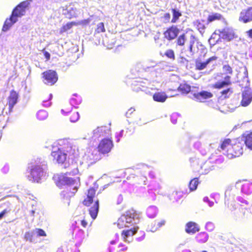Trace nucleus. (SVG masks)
Listing matches in <instances>:
<instances>
[{"mask_svg":"<svg viewBox=\"0 0 252 252\" xmlns=\"http://www.w3.org/2000/svg\"><path fill=\"white\" fill-rule=\"evenodd\" d=\"M96 133H99V136H104L105 135V133H106L107 132H109L110 130L109 129L107 128L105 126H101L98 127L96 128Z\"/></svg>","mask_w":252,"mask_h":252,"instance_id":"ea45409f","label":"nucleus"},{"mask_svg":"<svg viewBox=\"0 0 252 252\" xmlns=\"http://www.w3.org/2000/svg\"><path fill=\"white\" fill-rule=\"evenodd\" d=\"M196 38L194 35L191 34L190 36L189 45V51L190 53H193V47L195 43Z\"/></svg>","mask_w":252,"mask_h":252,"instance_id":"a19ab883","label":"nucleus"},{"mask_svg":"<svg viewBox=\"0 0 252 252\" xmlns=\"http://www.w3.org/2000/svg\"><path fill=\"white\" fill-rule=\"evenodd\" d=\"M42 79L45 84L52 86L57 82L58 76L56 71L49 69L42 72Z\"/></svg>","mask_w":252,"mask_h":252,"instance_id":"39448f33","label":"nucleus"},{"mask_svg":"<svg viewBox=\"0 0 252 252\" xmlns=\"http://www.w3.org/2000/svg\"><path fill=\"white\" fill-rule=\"evenodd\" d=\"M99 209V202L96 200L94 202V204L91 207L89 210V213L93 220L95 219L97 215Z\"/></svg>","mask_w":252,"mask_h":252,"instance_id":"a878e982","label":"nucleus"},{"mask_svg":"<svg viewBox=\"0 0 252 252\" xmlns=\"http://www.w3.org/2000/svg\"><path fill=\"white\" fill-rule=\"evenodd\" d=\"M222 38L228 41L231 40L234 37V35L233 33L230 32L225 30H223L221 32Z\"/></svg>","mask_w":252,"mask_h":252,"instance_id":"c9c22d12","label":"nucleus"},{"mask_svg":"<svg viewBox=\"0 0 252 252\" xmlns=\"http://www.w3.org/2000/svg\"><path fill=\"white\" fill-rule=\"evenodd\" d=\"M163 18L165 22L166 23L169 22L170 19V15L169 13H165L163 16Z\"/></svg>","mask_w":252,"mask_h":252,"instance_id":"09e8293b","label":"nucleus"},{"mask_svg":"<svg viewBox=\"0 0 252 252\" xmlns=\"http://www.w3.org/2000/svg\"><path fill=\"white\" fill-rule=\"evenodd\" d=\"M213 94L210 92L203 91L199 93H194L193 96L199 101L207 99L212 97Z\"/></svg>","mask_w":252,"mask_h":252,"instance_id":"f3484780","label":"nucleus"},{"mask_svg":"<svg viewBox=\"0 0 252 252\" xmlns=\"http://www.w3.org/2000/svg\"><path fill=\"white\" fill-rule=\"evenodd\" d=\"M185 231L188 234H194L199 231V227L196 223L189 221L186 225Z\"/></svg>","mask_w":252,"mask_h":252,"instance_id":"a211bd4d","label":"nucleus"},{"mask_svg":"<svg viewBox=\"0 0 252 252\" xmlns=\"http://www.w3.org/2000/svg\"><path fill=\"white\" fill-rule=\"evenodd\" d=\"M36 117L39 121H43L48 117V113L45 110H39L36 114Z\"/></svg>","mask_w":252,"mask_h":252,"instance_id":"4c0bfd02","label":"nucleus"},{"mask_svg":"<svg viewBox=\"0 0 252 252\" xmlns=\"http://www.w3.org/2000/svg\"><path fill=\"white\" fill-rule=\"evenodd\" d=\"M42 51L43 52L45 58L46 59V60L47 61L49 60L50 58V53L49 52H48L47 51H44V49H43Z\"/></svg>","mask_w":252,"mask_h":252,"instance_id":"3c124183","label":"nucleus"},{"mask_svg":"<svg viewBox=\"0 0 252 252\" xmlns=\"http://www.w3.org/2000/svg\"><path fill=\"white\" fill-rule=\"evenodd\" d=\"M178 193L177 192H174L172 193L171 195L170 199L175 200L176 201L179 199V196H178Z\"/></svg>","mask_w":252,"mask_h":252,"instance_id":"de8ad7c7","label":"nucleus"},{"mask_svg":"<svg viewBox=\"0 0 252 252\" xmlns=\"http://www.w3.org/2000/svg\"><path fill=\"white\" fill-rule=\"evenodd\" d=\"M76 22H70L63 25L60 29V33H62L71 29L73 26H76Z\"/></svg>","mask_w":252,"mask_h":252,"instance_id":"473e14b6","label":"nucleus"},{"mask_svg":"<svg viewBox=\"0 0 252 252\" xmlns=\"http://www.w3.org/2000/svg\"><path fill=\"white\" fill-rule=\"evenodd\" d=\"M199 184L198 178L192 179L189 183V187L190 191H193L196 189Z\"/></svg>","mask_w":252,"mask_h":252,"instance_id":"72a5a7b5","label":"nucleus"},{"mask_svg":"<svg viewBox=\"0 0 252 252\" xmlns=\"http://www.w3.org/2000/svg\"><path fill=\"white\" fill-rule=\"evenodd\" d=\"M233 91L232 88H228L226 89L222 90L221 92V96L223 98L226 99L229 97L230 95L233 93Z\"/></svg>","mask_w":252,"mask_h":252,"instance_id":"e433bc0d","label":"nucleus"},{"mask_svg":"<svg viewBox=\"0 0 252 252\" xmlns=\"http://www.w3.org/2000/svg\"><path fill=\"white\" fill-rule=\"evenodd\" d=\"M52 98V95L48 92H45L41 94L40 96V99L45 106H49L51 105L50 100Z\"/></svg>","mask_w":252,"mask_h":252,"instance_id":"aec40b11","label":"nucleus"},{"mask_svg":"<svg viewBox=\"0 0 252 252\" xmlns=\"http://www.w3.org/2000/svg\"><path fill=\"white\" fill-rule=\"evenodd\" d=\"M168 92H176V90H173V89H168Z\"/></svg>","mask_w":252,"mask_h":252,"instance_id":"13d9d810","label":"nucleus"},{"mask_svg":"<svg viewBox=\"0 0 252 252\" xmlns=\"http://www.w3.org/2000/svg\"><path fill=\"white\" fill-rule=\"evenodd\" d=\"M153 99L157 102H163L166 98L167 96L162 92H157L153 95Z\"/></svg>","mask_w":252,"mask_h":252,"instance_id":"c85d7f7f","label":"nucleus"},{"mask_svg":"<svg viewBox=\"0 0 252 252\" xmlns=\"http://www.w3.org/2000/svg\"><path fill=\"white\" fill-rule=\"evenodd\" d=\"M62 112L71 122H75L79 119L78 112L69 104L64 105L62 109Z\"/></svg>","mask_w":252,"mask_h":252,"instance_id":"0eeeda50","label":"nucleus"},{"mask_svg":"<svg viewBox=\"0 0 252 252\" xmlns=\"http://www.w3.org/2000/svg\"><path fill=\"white\" fill-rule=\"evenodd\" d=\"M124 216L126 217V221H127V222H128L129 223V227L133 225L134 224H135L133 221L131 220V219H130L128 217H127L126 215H124Z\"/></svg>","mask_w":252,"mask_h":252,"instance_id":"603ef678","label":"nucleus"},{"mask_svg":"<svg viewBox=\"0 0 252 252\" xmlns=\"http://www.w3.org/2000/svg\"><path fill=\"white\" fill-rule=\"evenodd\" d=\"M29 178L34 183H39L42 178L45 176V169L40 164L32 165L29 167Z\"/></svg>","mask_w":252,"mask_h":252,"instance_id":"7ed1b4c3","label":"nucleus"},{"mask_svg":"<svg viewBox=\"0 0 252 252\" xmlns=\"http://www.w3.org/2000/svg\"><path fill=\"white\" fill-rule=\"evenodd\" d=\"M195 25L196 26L197 28L200 32L205 29V26L199 20H197L195 22Z\"/></svg>","mask_w":252,"mask_h":252,"instance_id":"37998d69","label":"nucleus"},{"mask_svg":"<svg viewBox=\"0 0 252 252\" xmlns=\"http://www.w3.org/2000/svg\"><path fill=\"white\" fill-rule=\"evenodd\" d=\"M27 7V4L23 1L19 4L13 10L11 16L13 18L17 19L18 17L23 16L26 11V8Z\"/></svg>","mask_w":252,"mask_h":252,"instance_id":"9b49d317","label":"nucleus"},{"mask_svg":"<svg viewBox=\"0 0 252 252\" xmlns=\"http://www.w3.org/2000/svg\"><path fill=\"white\" fill-rule=\"evenodd\" d=\"M186 40V34L185 33H183L179 35L176 39V45L179 46H184L185 44Z\"/></svg>","mask_w":252,"mask_h":252,"instance_id":"f704fd0d","label":"nucleus"},{"mask_svg":"<svg viewBox=\"0 0 252 252\" xmlns=\"http://www.w3.org/2000/svg\"><path fill=\"white\" fill-rule=\"evenodd\" d=\"M95 195V190L93 188L89 189L88 190L87 197L83 200V204L89 206L93 203Z\"/></svg>","mask_w":252,"mask_h":252,"instance_id":"dca6fc26","label":"nucleus"},{"mask_svg":"<svg viewBox=\"0 0 252 252\" xmlns=\"http://www.w3.org/2000/svg\"><path fill=\"white\" fill-rule=\"evenodd\" d=\"M135 111L134 109L133 108H130L128 109V110L126 112V115L128 117L129 115H130L134 111Z\"/></svg>","mask_w":252,"mask_h":252,"instance_id":"864d4df0","label":"nucleus"},{"mask_svg":"<svg viewBox=\"0 0 252 252\" xmlns=\"http://www.w3.org/2000/svg\"><path fill=\"white\" fill-rule=\"evenodd\" d=\"M223 74L226 75L224 78V80L219 81L213 85L212 87L220 89L224 87L230 86L232 84L231 77L230 75L233 73L232 68L228 64L224 65L222 67Z\"/></svg>","mask_w":252,"mask_h":252,"instance_id":"20e7f679","label":"nucleus"},{"mask_svg":"<svg viewBox=\"0 0 252 252\" xmlns=\"http://www.w3.org/2000/svg\"><path fill=\"white\" fill-rule=\"evenodd\" d=\"M146 214L149 218L155 217L158 213V209L155 206H150L146 209Z\"/></svg>","mask_w":252,"mask_h":252,"instance_id":"7c9ffc66","label":"nucleus"},{"mask_svg":"<svg viewBox=\"0 0 252 252\" xmlns=\"http://www.w3.org/2000/svg\"><path fill=\"white\" fill-rule=\"evenodd\" d=\"M247 35L251 38H252V28L247 32Z\"/></svg>","mask_w":252,"mask_h":252,"instance_id":"4d7b16f0","label":"nucleus"},{"mask_svg":"<svg viewBox=\"0 0 252 252\" xmlns=\"http://www.w3.org/2000/svg\"><path fill=\"white\" fill-rule=\"evenodd\" d=\"M201 252H207V251H202Z\"/></svg>","mask_w":252,"mask_h":252,"instance_id":"680f3d73","label":"nucleus"},{"mask_svg":"<svg viewBox=\"0 0 252 252\" xmlns=\"http://www.w3.org/2000/svg\"><path fill=\"white\" fill-rule=\"evenodd\" d=\"M123 197L122 195H119L116 198V203L117 205H120L123 202Z\"/></svg>","mask_w":252,"mask_h":252,"instance_id":"49530a36","label":"nucleus"},{"mask_svg":"<svg viewBox=\"0 0 252 252\" xmlns=\"http://www.w3.org/2000/svg\"><path fill=\"white\" fill-rule=\"evenodd\" d=\"M36 233L37 236H46V234L45 232L41 228H36L35 229Z\"/></svg>","mask_w":252,"mask_h":252,"instance_id":"a18cd8bd","label":"nucleus"},{"mask_svg":"<svg viewBox=\"0 0 252 252\" xmlns=\"http://www.w3.org/2000/svg\"><path fill=\"white\" fill-rule=\"evenodd\" d=\"M252 101V92L247 87L242 92V99L241 101V105L242 106L246 107L249 105Z\"/></svg>","mask_w":252,"mask_h":252,"instance_id":"f8f14e48","label":"nucleus"},{"mask_svg":"<svg viewBox=\"0 0 252 252\" xmlns=\"http://www.w3.org/2000/svg\"><path fill=\"white\" fill-rule=\"evenodd\" d=\"M17 21V19H16V18H13L11 16H10L9 18H7L5 20L2 28V31L6 32L7 31H8L10 29V28Z\"/></svg>","mask_w":252,"mask_h":252,"instance_id":"4be33fe9","label":"nucleus"},{"mask_svg":"<svg viewBox=\"0 0 252 252\" xmlns=\"http://www.w3.org/2000/svg\"><path fill=\"white\" fill-rule=\"evenodd\" d=\"M217 57L215 56H213L209 59H208L205 62H200L199 61H196L195 62V69L196 70H200L204 69L206 67L207 64L211 62L212 61L216 60L217 59Z\"/></svg>","mask_w":252,"mask_h":252,"instance_id":"6ab92c4d","label":"nucleus"},{"mask_svg":"<svg viewBox=\"0 0 252 252\" xmlns=\"http://www.w3.org/2000/svg\"><path fill=\"white\" fill-rule=\"evenodd\" d=\"M8 212L6 209L3 210L2 212L0 213V220L1 219L4 215Z\"/></svg>","mask_w":252,"mask_h":252,"instance_id":"5fc2aeb1","label":"nucleus"},{"mask_svg":"<svg viewBox=\"0 0 252 252\" xmlns=\"http://www.w3.org/2000/svg\"><path fill=\"white\" fill-rule=\"evenodd\" d=\"M164 55L168 58L173 60H175V56L174 51L172 49L167 50L164 53Z\"/></svg>","mask_w":252,"mask_h":252,"instance_id":"79ce46f5","label":"nucleus"},{"mask_svg":"<svg viewBox=\"0 0 252 252\" xmlns=\"http://www.w3.org/2000/svg\"><path fill=\"white\" fill-rule=\"evenodd\" d=\"M180 30L176 26L172 25L163 32L164 37L168 40H172L177 37Z\"/></svg>","mask_w":252,"mask_h":252,"instance_id":"1a4fd4ad","label":"nucleus"},{"mask_svg":"<svg viewBox=\"0 0 252 252\" xmlns=\"http://www.w3.org/2000/svg\"><path fill=\"white\" fill-rule=\"evenodd\" d=\"M232 141L230 139H225L221 143L220 148L222 150H227L228 151L231 150Z\"/></svg>","mask_w":252,"mask_h":252,"instance_id":"c756f323","label":"nucleus"},{"mask_svg":"<svg viewBox=\"0 0 252 252\" xmlns=\"http://www.w3.org/2000/svg\"><path fill=\"white\" fill-rule=\"evenodd\" d=\"M18 97V93L16 91L12 90L10 92L9 95L7 97L9 113L13 112L14 106L17 103Z\"/></svg>","mask_w":252,"mask_h":252,"instance_id":"9d476101","label":"nucleus"},{"mask_svg":"<svg viewBox=\"0 0 252 252\" xmlns=\"http://www.w3.org/2000/svg\"><path fill=\"white\" fill-rule=\"evenodd\" d=\"M63 168L67 169V171L65 173L66 175H75L79 173L77 162H71V163H68L67 165L65 163L63 166Z\"/></svg>","mask_w":252,"mask_h":252,"instance_id":"4468645a","label":"nucleus"},{"mask_svg":"<svg viewBox=\"0 0 252 252\" xmlns=\"http://www.w3.org/2000/svg\"><path fill=\"white\" fill-rule=\"evenodd\" d=\"M113 147V143L111 138H105L101 139L97 147V151L101 154L109 153Z\"/></svg>","mask_w":252,"mask_h":252,"instance_id":"423d86ee","label":"nucleus"},{"mask_svg":"<svg viewBox=\"0 0 252 252\" xmlns=\"http://www.w3.org/2000/svg\"><path fill=\"white\" fill-rule=\"evenodd\" d=\"M139 227L137 225H134L129 229L123 230L121 232V236L125 242L127 241V238L135 235L138 231Z\"/></svg>","mask_w":252,"mask_h":252,"instance_id":"2eb2a0df","label":"nucleus"},{"mask_svg":"<svg viewBox=\"0 0 252 252\" xmlns=\"http://www.w3.org/2000/svg\"><path fill=\"white\" fill-rule=\"evenodd\" d=\"M110 243L112 244H115V241H112Z\"/></svg>","mask_w":252,"mask_h":252,"instance_id":"052dcab7","label":"nucleus"},{"mask_svg":"<svg viewBox=\"0 0 252 252\" xmlns=\"http://www.w3.org/2000/svg\"><path fill=\"white\" fill-rule=\"evenodd\" d=\"M63 181L66 185L60 194L61 199L63 203H66L67 206H69L70 198L77 191L78 188L75 180L72 178L65 177Z\"/></svg>","mask_w":252,"mask_h":252,"instance_id":"f257e3e1","label":"nucleus"},{"mask_svg":"<svg viewBox=\"0 0 252 252\" xmlns=\"http://www.w3.org/2000/svg\"><path fill=\"white\" fill-rule=\"evenodd\" d=\"M119 249L117 250V252H120L121 251H126L127 248L124 245L121 244L119 246Z\"/></svg>","mask_w":252,"mask_h":252,"instance_id":"8fccbe9b","label":"nucleus"},{"mask_svg":"<svg viewBox=\"0 0 252 252\" xmlns=\"http://www.w3.org/2000/svg\"><path fill=\"white\" fill-rule=\"evenodd\" d=\"M74 150L70 143L66 142L63 144L62 147L58 148L57 150L52 151L51 155L53 158V160L55 161L59 164H63L66 163L67 159V155L73 154Z\"/></svg>","mask_w":252,"mask_h":252,"instance_id":"f03ea898","label":"nucleus"},{"mask_svg":"<svg viewBox=\"0 0 252 252\" xmlns=\"http://www.w3.org/2000/svg\"><path fill=\"white\" fill-rule=\"evenodd\" d=\"M224 19L223 16L219 13H212L209 15L207 19V23H210L215 21H221Z\"/></svg>","mask_w":252,"mask_h":252,"instance_id":"b1692460","label":"nucleus"},{"mask_svg":"<svg viewBox=\"0 0 252 252\" xmlns=\"http://www.w3.org/2000/svg\"><path fill=\"white\" fill-rule=\"evenodd\" d=\"M239 21L244 24L252 22V6L244 9L240 12Z\"/></svg>","mask_w":252,"mask_h":252,"instance_id":"6e6552de","label":"nucleus"},{"mask_svg":"<svg viewBox=\"0 0 252 252\" xmlns=\"http://www.w3.org/2000/svg\"><path fill=\"white\" fill-rule=\"evenodd\" d=\"M166 221L164 220H156L151 223L150 225V230L152 232H155L163 225H164Z\"/></svg>","mask_w":252,"mask_h":252,"instance_id":"412c9836","label":"nucleus"},{"mask_svg":"<svg viewBox=\"0 0 252 252\" xmlns=\"http://www.w3.org/2000/svg\"><path fill=\"white\" fill-rule=\"evenodd\" d=\"M178 95V94L176 93V94H173L171 95L170 96L172 97V96H176V95Z\"/></svg>","mask_w":252,"mask_h":252,"instance_id":"bf43d9fd","label":"nucleus"},{"mask_svg":"<svg viewBox=\"0 0 252 252\" xmlns=\"http://www.w3.org/2000/svg\"><path fill=\"white\" fill-rule=\"evenodd\" d=\"M118 227L121 229L126 227H129V223L126 221V218L124 215H122L118 220L117 222Z\"/></svg>","mask_w":252,"mask_h":252,"instance_id":"bb28decb","label":"nucleus"},{"mask_svg":"<svg viewBox=\"0 0 252 252\" xmlns=\"http://www.w3.org/2000/svg\"><path fill=\"white\" fill-rule=\"evenodd\" d=\"M105 32L104 24L103 22L98 23L94 31V34H98Z\"/></svg>","mask_w":252,"mask_h":252,"instance_id":"58836bf2","label":"nucleus"},{"mask_svg":"<svg viewBox=\"0 0 252 252\" xmlns=\"http://www.w3.org/2000/svg\"><path fill=\"white\" fill-rule=\"evenodd\" d=\"M126 215L131 219V220L135 224L139 221V215L134 210H128L126 212Z\"/></svg>","mask_w":252,"mask_h":252,"instance_id":"5701e85b","label":"nucleus"},{"mask_svg":"<svg viewBox=\"0 0 252 252\" xmlns=\"http://www.w3.org/2000/svg\"><path fill=\"white\" fill-rule=\"evenodd\" d=\"M243 137L244 138V143L247 147L252 150V131L243 134Z\"/></svg>","mask_w":252,"mask_h":252,"instance_id":"393cba45","label":"nucleus"},{"mask_svg":"<svg viewBox=\"0 0 252 252\" xmlns=\"http://www.w3.org/2000/svg\"><path fill=\"white\" fill-rule=\"evenodd\" d=\"M190 86L186 83H183L180 84L177 88V90L182 94H188L190 91Z\"/></svg>","mask_w":252,"mask_h":252,"instance_id":"cd10ccee","label":"nucleus"},{"mask_svg":"<svg viewBox=\"0 0 252 252\" xmlns=\"http://www.w3.org/2000/svg\"><path fill=\"white\" fill-rule=\"evenodd\" d=\"M243 154L242 144L240 142H235L232 144L229 155L232 157H239Z\"/></svg>","mask_w":252,"mask_h":252,"instance_id":"ddd939ff","label":"nucleus"},{"mask_svg":"<svg viewBox=\"0 0 252 252\" xmlns=\"http://www.w3.org/2000/svg\"><path fill=\"white\" fill-rule=\"evenodd\" d=\"M81 223L82 226L84 228L86 227L88 225V222L85 219L82 220Z\"/></svg>","mask_w":252,"mask_h":252,"instance_id":"6e6d98bb","label":"nucleus"},{"mask_svg":"<svg viewBox=\"0 0 252 252\" xmlns=\"http://www.w3.org/2000/svg\"><path fill=\"white\" fill-rule=\"evenodd\" d=\"M90 22V19L88 18L87 19H84V20H81L80 21L76 22V26H78V25L86 26L88 24H89Z\"/></svg>","mask_w":252,"mask_h":252,"instance_id":"c03bdc74","label":"nucleus"},{"mask_svg":"<svg viewBox=\"0 0 252 252\" xmlns=\"http://www.w3.org/2000/svg\"><path fill=\"white\" fill-rule=\"evenodd\" d=\"M171 12L172 13V18L171 22L172 23H175L179 20L180 17L182 16V13L179 10L175 8H172Z\"/></svg>","mask_w":252,"mask_h":252,"instance_id":"2f4dec72","label":"nucleus"}]
</instances>
